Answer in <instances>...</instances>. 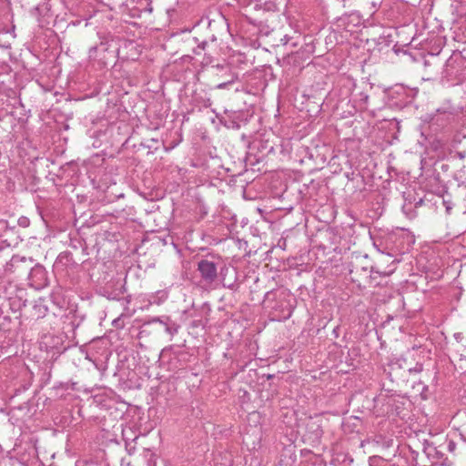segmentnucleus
<instances>
[{"mask_svg": "<svg viewBox=\"0 0 466 466\" xmlns=\"http://www.w3.org/2000/svg\"><path fill=\"white\" fill-rule=\"evenodd\" d=\"M198 269L199 270L202 279L208 283H212L217 278V267L215 263L211 261H199Z\"/></svg>", "mask_w": 466, "mask_h": 466, "instance_id": "nucleus-1", "label": "nucleus"}, {"mask_svg": "<svg viewBox=\"0 0 466 466\" xmlns=\"http://www.w3.org/2000/svg\"><path fill=\"white\" fill-rule=\"evenodd\" d=\"M234 82V80H230L228 82H224V83H220L217 86V88L218 89H224L226 88L228 85L232 84Z\"/></svg>", "mask_w": 466, "mask_h": 466, "instance_id": "nucleus-2", "label": "nucleus"}, {"mask_svg": "<svg viewBox=\"0 0 466 466\" xmlns=\"http://www.w3.org/2000/svg\"><path fill=\"white\" fill-rule=\"evenodd\" d=\"M149 303H157L155 296H152V298L149 299Z\"/></svg>", "mask_w": 466, "mask_h": 466, "instance_id": "nucleus-3", "label": "nucleus"}, {"mask_svg": "<svg viewBox=\"0 0 466 466\" xmlns=\"http://www.w3.org/2000/svg\"><path fill=\"white\" fill-rule=\"evenodd\" d=\"M158 294H161V299H162V300H165V299H166V298H167V297H166L165 293H163V292H158Z\"/></svg>", "mask_w": 466, "mask_h": 466, "instance_id": "nucleus-4", "label": "nucleus"}]
</instances>
